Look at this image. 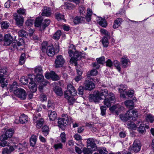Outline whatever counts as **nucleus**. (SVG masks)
Returning <instances> with one entry per match:
<instances>
[{
  "mask_svg": "<svg viewBox=\"0 0 154 154\" xmlns=\"http://www.w3.org/2000/svg\"><path fill=\"white\" fill-rule=\"evenodd\" d=\"M138 116L137 111L132 109H130L125 114H122L120 115V118L124 121H126L128 120H132L134 121L136 118Z\"/></svg>",
  "mask_w": 154,
  "mask_h": 154,
  "instance_id": "1",
  "label": "nucleus"
},
{
  "mask_svg": "<svg viewBox=\"0 0 154 154\" xmlns=\"http://www.w3.org/2000/svg\"><path fill=\"white\" fill-rule=\"evenodd\" d=\"M62 116L63 118L59 119L57 122L58 126L60 128H63V127L66 126L69 122H73V121L72 118L68 116L67 114H63Z\"/></svg>",
  "mask_w": 154,
  "mask_h": 154,
  "instance_id": "2",
  "label": "nucleus"
},
{
  "mask_svg": "<svg viewBox=\"0 0 154 154\" xmlns=\"http://www.w3.org/2000/svg\"><path fill=\"white\" fill-rule=\"evenodd\" d=\"M8 75L7 72V68L4 67L0 70V83L1 84V87L3 88L6 87L8 84L7 80L6 79V77Z\"/></svg>",
  "mask_w": 154,
  "mask_h": 154,
  "instance_id": "3",
  "label": "nucleus"
},
{
  "mask_svg": "<svg viewBox=\"0 0 154 154\" xmlns=\"http://www.w3.org/2000/svg\"><path fill=\"white\" fill-rule=\"evenodd\" d=\"M42 50L43 52L46 51L47 55L50 57L53 56L55 54L54 50L53 45L47 46V42H44L42 45Z\"/></svg>",
  "mask_w": 154,
  "mask_h": 154,
  "instance_id": "4",
  "label": "nucleus"
},
{
  "mask_svg": "<svg viewBox=\"0 0 154 154\" xmlns=\"http://www.w3.org/2000/svg\"><path fill=\"white\" fill-rule=\"evenodd\" d=\"M41 117V114L38 111L35 112L33 115V122L38 128H40L43 125V119Z\"/></svg>",
  "mask_w": 154,
  "mask_h": 154,
  "instance_id": "5",
  "label": "nucleus"
},
{
  "mask_svg": "<svg viewBox=\"0 0 154 154\" xmlns=\"http://www.w3.org/2000/svg\"><path fill=\"white\" fill-rule=\"evenodd\" d=\"M107 96L105 98L104 104L108 107L110 106L111 104L115 101V97L114 94L111 92L109 93Z\"/></svg>",
  "mask_w": 154,
  "mask_h": 154,
  "instance_id": "6",
  "label": "nucleus"
},
{
  "mask_svg": "<svg viewBox=\"0 0 154 154\" xmlns=\"http://www.w3.org/2000/svg\"><path fill=\"white\" fill-rule=\"evenodd\" d=\"M14 94L18 97L21 100L26 99L27 96V94L26 91L23 89L19 88L15 91L14 92Z\"/></svg>",
  "mask_w": 154,
  "mask_h": 154,
  "instance_id": "7",
  "label": "nucleus"
},
{
  "mask_svg": "<svg viewBox=\"0 0 154 154\" xmlns=\"http://www.w3.org/2000/svg\"><path fill=\"white\" fill-rule=\"evenodd\" d=\"M89 100L91 102H94L95 103L99 102L100 100L101 99L99 95L98 91H95L92 95H90L89 96Z\"/></svg>",
  "mask_w": 154,
  "mask_h": 154,
  "instance_id": "8",
  "label": "nucleus"
},
{
  "mask_svg": "<svg viewBox=\"0 0 154 154\" xmlns=\"http://www.w3.org/2000/svg\"><path fill=\"white\" fill-rule=\"evenodd\" d=\"M85 55V54L84 53L79 52L76 51L73 54V56L71 57L70 61L74 63L76 65V61L80 60L82 57H84Z\"/></svg>",
  "mask_w": 154,
  "mask_h": 154,
  "instance_id": "9",
  "label": "nucleus"
},
{
  "mask_svg": "<svg viewBox=\"0 0 154 154\" xmlns=\"http://www.w3.org/2000/svg\"><path fill=\"white\" fill-rule=\"evenodd\" d=\"M67 88L68 90L64 92V96L68 95L70 96V94L72 96H75L76 95L77 91L71 84H69L68 85Z\"/></svg>",
  "mask_w": 154,
  "mask_h": 154,
  "instance_id": "10",
  "label": "nucleus"
},
{
  "mask_svg": "<svg viewBox=\"0 0 154 154\" xmlns=\"http://www.w3.org/2000/svg\"><path fill=\"white\" fill-rule=\"evenodd\" d=\"M65 62V60L62 56L58 55L57 56L56 59L55 60V66L57 68L61 67Z\"/></svg>",
  "mask_w": 154,
  "mask_h": 154,
  "instance_id": "11",
  "label": "nucleus"
},
{
  "mask_svg": "<svg viewBox=\"0 0 154 154\" xmlns=\"http://www.w3.org/2000/svg\"><path fill=\"white\" fill-rule=\"evenodd\" d=\"M14 133V130L13 129H10L7 130L4 134L2 135L0 137V140H5L8 138L11 137Z\"/></svg>",
  "mask_w": 154,
  "mask_h": 154,
  "instance_id": "12",
  "label": "nucleus"
},
{
  "mask_svg": "<svg viewBox=\"0 0 154 154\" xmlns=\"http://www.w3.org/2000/svg\"><path fill=\"white\" fill-rule=\"evenodd\" d=\"M29 78L30 80L29 84V88L32 93L35 92L37 90V86L36 84L34 82L35 79L32 77H29Z\"/></svg>",
  "mask_w": 154,
  "mask_h": 154,
  "instance_id": "13",
  "label": "nucleus"
},
{
  "mask_svg": "<svg viewBox=\"0 0 154 154\" xmlns=\"http://www.w3.org/2000/svg\"><path fill=\"white\" fill-rule=\"evenodd\" d=\"M83 87L86 90L91 91L95 88V85L91 81L86 80L84 82Z\"/></svg>",
  "mask_w": 154,
  "mask_h": 154,
  "instance_id": "14",
  "label": "nucleus"
},
{
  "mask_svg": "<svg viewBox=\"0 0 154 154\" xmlns=\"http://www.w3.org/2000/svg\"><path fill=\"white\" fill-rule=\"evenodd\" d=\"M13 38L9 34H6L4 37V45L6 46L9 45L13 42Z\"/></svg>",
  "mask_w": 154,
  "mask_h": 154,
  "instance_id": "15",
  "label": "nucleus"
},
{
  "mask_svg": "<svg viewBox=\"0 0 154 154\" xmlns=\"http://www.w3.org/2000/svg\"><path fill=\"white\" fill-rule=\"evenodd\" d=\"M121 62L122 67L126 68L128 67L130 64V62L128 59L125 56H123L121 59Z\"/></svg>",
  "mask_w": 154,
  "mask_h": 154,
  "instance_id": "16",
  "label": "nucleus"
},
{
  "mask_svg": "<svg viewBox=\"0 0 154 154\" xmlns=\"http://www.w3.org/2000/svg\"><path fill=\"white\" fill-rule=\"evenodd\" d=\"M14 16L17 26L19 27L22 26L24 22L23 17L20 15L17 14L14 15Z\"/></svg>",
  "mask_w": 154,
  "mask_h": 154,
  "instance_id": "17",
  "label": "nucleus"
},
{
  "mask_svg": "<svg viewBox=\"0 0 154 154\" xmlns=\"http://www.w3.org/2000/svg\"><path fill=\"white\" fill-rule=\"evenodd\" d=\"M141 146L140 141L139 140H135L133 143V150L134 152H137L140 150Z\"/></svg>",
  "mask_w": 154,
  "mask_h": 154,
  "instance_id": "18",
  "label": "nucleus"
},
{
  "mask_svg": "<svg viewBox=\"0 0 154 154\" xmlns=\"http://www.w3.org/2000/svg\"><path fill=\"white\" fill-rule=\"evenodd\" d=\"M96 60L97 63H93V67H96V69H98L99 67L98 64H103L105 62V57L103 56L100 58H97Z\"/></svg>",
  "mask_w": 154,
  "mask_h": 154,
  "instance_id": "19",
  "label": "nucleus"
},
{
  "mask_svg": "<svg viewBox=\"0 0 154 154\" xmlns=\"http://www.w3.org/2000/svg\"><path fill=\"white\" fill-rule=\"evenodd\" d=\"M123 107L121 105L119 104H117L109 108L110 111L112 112L115 111L116 114L118 115L119 112L122 109Z\"/></svg>",
  "mask_w": 154,
  "mask_h": 154,
  "instance_id": "20",
  "label": "nucleus"
},
{
  "mask_svg": "<svg viewBox=\"0 0 154 154\" xmlns=\"http://www.w3.org/2000/svg\"><path fill=\"white\" fill-rule=\"evenodd\" d=\"M87 143L88 146H90L94 150L96 149L97 146L95 143V140L93 138H89L87 140Z\"/></svg>",
  "mask_w": 154,
  "mask_h": 154,
  "instance_id": "21",
  "label": "nucleus"
},
{
  "mask_svg": "<svg viewBox=\"0 0 154 154\" xmlns=\"http://www.w3.org/2000/svg\"><path fill=\"white\" fill-rule=\"evenodd\" d=\"M29 77H32L35 79H35L38 82H43V81L44 79V77L43 75L41 74H37L36 77L35 76L33 75L29 74L28 75Z\"/></svg>",
  "mask_w": 154,
  "mask_h": 154,
  "instance_id": "22",
  "label": "nucleus"
},
{
  "mask_svg": "<svg viewBox=\"0 0 154 154\" xmlns=\"http://www.w3.org/2000/svg\"><path fill=\"white\" fill-rule=\"evenodd\" d=\"M51 14V9L49 8L45 7L43 10L42 15L43 16L49 17Z\"/></svg>",
  "mask_w": 154,
  "mask_h": 154,
  "instance_id": "23",
  "label": "nucleus"
},
{
  "mask_svg": "<svg viewBox=\"0 0 154 154\" xmlns=\"http://www.w3.org/2000/svg\"><path fill=\"white\" fill-rule=\"evenodd\" d=\"M48 115L50 120L54 121L57 117V114L55 111H52L49 110L48 111Z\"/></svg>",
  "mask_w": 154,
  "mask_h": 154,
  "instance_id": "24",
  "label": "nucleus"
},
{
  "mask_svg": "<svg viewBox=\"0 0 154 154\" xmlns=\"http://www.w3.org/2000/svg\"><path fill=\"white\" fill-rule=\"evenodd\" d=\"M28 120V118L27 116L23 114L20 116L19 121L20 123L23 124L27 122Z\"/></svg>",
  "mask_w": 154,
  "mask_h": 154,
  "instance_id": "25",
  "label": "nucleus"
},
{
  "mask_svg": "<svg viewBox=\"0 0 154 154\" xmlns=\"http://www.w3.org/2000/svg\"><path fill=\"white\" fill-rule=\"evenodd\" d=\"M64 6L65 8L69 10H73L75 8V6L73 4L68 2H65Z\"/></svg>",
  "mask_w": 154,
  "mask_h": 154,
  "instance_id": "26",
  "label": "nucleus"
},
{
  "mask_svg": "<svg viewBox=\"0 0 154 154\" xmlns=\"http://www.w3.org/2000/svg\"><path fill=\"white\" fill-rule=\"evenodd\" d=\"M122 23V19L121 18H118L114 21L113 28L116 29L118 28L121 25Z\"/></svg>",
  "mask_w": 154,
  "mask_h": 154,
  "instance_id": "27",
  "label": "nucleus"
},
{
  "mask_svg": "<svg viewBox=\"0 0 154 154\" xmlns=\"http://www.w3.org/2000/svg\"><path fill=\"white\" fill-rule=\"evenodd\" d=\"M37 140V137L34 135H32L29 140L30 145L31 146L34 147L36 144Z\"/></svg>",
  "mask_w": 154,
  "mask_h": 154,
  "instance_id": "28",
  "label": "nucleus"
},
{
  "mask_svg": "<svg viewBox=\"0 0 154 154\" xmlns=\"http://www.w3.org/2000/svg\"><path fill=\"white\" fill-rule=\"evenodd\" d=\"M99 95H100V97L101 96H104L105 97H107V95L108 94V91L105 88H103L101 89L100 91H98Z\"/></svg>",
  "mask_w": 154,
  "mask_h": 154,
  "instance_id": "29",
  "label": "nucleus"
},
{
  "mask_svg": "<svg viewBox=\"0 0 154 154\" xmlns=\"http://www.w3.org/2000/svg\"><path fill=\"white\" fill-rule=\"evenodd\" d=\"M84 19V17L81 16H77L75 18L74 20V23L75 24L82 23Z\"/></svg>",
  "mask_w": 154,
  "mask_h": 154,
  "instance_id": "30",
  "label": "nucleus"
},
{
  "mask_svg": "<svg viewBox=\"0 0 154 154\" xmlns=\"http://www.w3.org/2000/svg\"><path fill=\"white\" fill-rule=\"evenodd\" d=\"M75 46L71 44L70 45L68 51V53L69 56L70 57H72L75 51Z\"/></svg>",
  "mask_w": 154,
  "mask_h": 154,
  "instance_id": "31",
  "label": "nucleus"
},
{
  "mask_svg": "<svg viewBox=\"0 0 154 154\" xmlns=\"http://www.w3.org/2000/svg\"><path fill=\"white\" fill-rule=\"evenodd\" d=\"M54 91L57 95L61 96L63 94L62 89L59 87H56L54 88Z\"/></svg>",
  "mask_w": 154,
  "mask_h": 154,
  "instance_id": "32",
  "label": "nucleus"
},
{
  "mask_svg": "<svg viewBox=\"0 0 154 154\" xmlns=\"http://www.w3.org/2000/svg\"><path fill=\"white\" fill-rule=\"evenodd\" d=\"M43 18L42 17H39L37 18L35 20V22H34L35 26L36 27H38L41 25Z\"/></svg>",
  "mask_w": 154,
  "mask_h": 154,
  "instance_id": "33",
  "label": "nucleus"
},
{
  "mask_svg": "<svg viewBox=\"0 0 154 154\" xmlns=\"http://www.w3.org/2000/svg\"><path fill=\"white\" fill-rule=\"evenodd\" d=\"M68 100V103L69 105L72 104L75 101L74 98L72 97H70L69 95L64 96Z\"/></svg>",
  "mask_w": 154,
  "mask_h": 154,
  "instance_id": "34",
  "label": "nucleus"
},
{
  "mask_svg": "<svg viewBox=\"0 0 154 154\" xmlns=\"http://www.w3.org/2000/svg\"><path fill=\"white\" fill-rule=\"evenodd\" d=\"M126 106L128 108L133 107L134 105V103L132 100H127L124 102Z\"/></svg>",
  "mask_w": 154,
  "mask_h": 154,
  "instance_id": "35",
  "label": "nucleus"
},
{
  "mask_svg": "<svg viewBox=\"0 0 154 154\" xmlns=\"http://www.w3.org/2000/svg\"><path fill=\"white\" fill-rule=\"evenodd\" d=\"M92 14V11L89 8L87 10V13L85 17V19L88 21H89L91 19V17Z\"/></svg>",
  "mask_w": 154,
  "mask_h": 154,
  "instance_id": "36",
  "label": "nucleus"
},
{
  "mask_svg": "<svg viewBox=\"0 0 154 154\" xmlns=\"http://www.w3.org/2000/svg\"><path fill=\"white\" fill-rule=\"evenodd\" d=\"M9 25L10 23L8 22L4 21L1 22V27L2 29H8Z\"/></svg>",
  "mask_w": 154,
  "mask_h": 154,
  "instance_id": "37",
  "label": "nucleus"
},
{
  "mask_svg": "<svg viewBox=\"0 0 154 154\" xmlns=\"http://www.w3.org/2000/svg\"><path fill=\"white\" fill-rule=\"evenodd\" d=\"M102 42L104 47H107L109 44L107 38L105 36L103 37L102 40Z\"/></svg>",
  "mask_w": 154,
  "mask_h": 154,
  "instance_id": "38",
  "label": "nucleus"
},
{
  "mask_svg": "<svg viewBox=\"0 0 154 154\" xmlns=\"http://www.w3.org/2000/svg\"><path fill=\"white\" fill-rule=\"evenodd\" d=\"M114 64L116 69L120 72L121 70V65L120 63L117 60H115L114 61Z\"/></svg>",
  "mask_w": 154,
  "mask_h": 154,
  "instance_id": "39",
  "label": "nucleus"
},
{
  "mask_svg": "<svg viewBox=\"0 0 154 154\" xmlns=\"http://www.w3.org/2000/svg\"><path fill=\"white\" fill-rule=\"evenodd\" d=\"M61 35V32L60 30H57L54 34L53 36V39L57 40L59 39Z\"/></svg>",
  "mask_w": 154,
  "mask_h": 154,
  "instance_id": "40",
  "label": "nucleus"
},
{
  "mask_svg": "<svg viewBox=\"0 0 154 154\" xmlns=\"http://www.w3.org/2000/svg\"><path fill=\"white\" fill-rule=\"evenodd\" d=\"M97 73V71L96 69H92L91 71L88 72L87 75V77H89L91 76H95Z\"/></svg>",
  "mask_w": 154,
  "mask_h": 154,
  "instance_id": "41",
  "label": "nucleus"
},
{
  "mask_svg": "<svg viewBox=\"0 0 154 154\" xmlns=\"http://www.w3.org/2000/svg\"><path fill=\"white\" fill-rule=\"evenodd\" d=\"M42 131L44 135L46 136L48 134L49 132V129L47 125L43 126L42 128Z\"/></svg>",
  "mask_w": 154,
  "mask_h": 154,
  "instance_id": "42",
  "label": "nucleus"
},
{
  "mask_svg": "<svg viewBox=\"0 0 154 154\" xmlns=\"http://www.w3.org/2000/svg\"><path fill=\"white\" fill-rule=\"evenodd\" d=\"M146 120L152 123L154 121V116L151 114L148 115L146 118Z\"/></svg>",
  "mask_w": 154,
  "mask_h": 154,
  "instance_id": "43",
  "label": "nucleus"
},
{
  "mask_svg": "<svg viewBox=\"0 0 154 154\" xmlns=\"http://www.w3.org/2000/svg\"><path fill=\"white\" fill-rule=\"evenodd\" d=\"M25 59V54L24 53L21 54L19 60L20 63L21 65H23L24 63Z\"/></svg>",
  "mask_w": 154,
  "mask_h": 154,
  "instance_id": "44",
  "label": "nucleus"
},
{
  "mask_svg": "<svg viewBox=\"0 0 154 154\" xmlns=\"http://www.w3.org/2000/svg\"><path fill=\"white\" fill-rule=\"evenodd\" d=\"M18 35L20 37H26L27 35V33L25 30L21 29L18 32Z\"/></svg>",
  "mask_w": 154,
  "mask_h": 154,
  "instance_id": "45",
  "label": "nucleus"
},
{
  "mask_svg": "<svg viewBox=\"0 0 154 154\" xmlns=\"http://www.w3.org/2000/svg\"><path fill=\"white\" fill-rule=\"evenodd\" d=\"M56 18L58 20H63L64 19V15L59 13H57L55 14Z\"/></svg>",
  "mask_w": 154,
  "mask_h": 154,
  "instance_id": "46",
  "label": "nucleus"
},
{
  "mask_svg": "<svg viewBox=\"0 0 154 154\" xmlns=\"http://www.w3.org/2000/svg\"><path fill=\"white\" fill-rule=\"evenodd\" d=\"M51 73H52V75H51V78L52 80H58L59 79V76L57 75L53 71H51Z\"/></svg>",
  "mask_w": 154,
  "mask_h": 154,
  "instance_id": "47",
  "label": "nucleus"
},
{
  "mask_svg": "<svg viewBox=\"0 0 154 154\" xmlns=\"http://www.w3.org/2000/svg\"><path fill=\"white\" fill-rule=\"evenodd\" d=\"M98 22L99 25L103 27H106L107 26L106 21L103 19L101 18V20H99Z\"/></svg>",
  "mask_w": 154,
  "mask_h": 154,
  "instance_id": "48",
  "label": "nucleus"
},
{
  "mask_svg": "<svg viewBox=\"0 0 154 154\" xmlns=\"http://www.w3.org/2000/svg\"><path fill=\"white\" fill-rule=\"evenodd\" d=\"M98 151L100 154H107L108 153L106 148L103 147L98 149Z\"/></svg>",
  "mask_w": 154,
  "mask_h": 154,
  "instance_id": "49",
  "label": "nucleus"
},
{
  "mask_svg": "<svg viewBox=\"0 0 154 154\" xmlns=\"http://www.w3.org/2000/svg\"><path fill=\"white\" fill-rule=\"evenodd\" d=\"M83 152L84 154H92V151L89 149L85 147L83 150Z\"/></svg>",
  "mask_w": 154,
  "mask_h": 154,
  "instance_id": "50",
  "label": "nucleus"
},
{
  "mask_svg": "<svg viewBox=\"0 0 154 154\" xmlns=\"http://www.w3.org/2000/svg\"><path fill=\"white\" fill-rule=\"evenodd\" d=\"M101 114L103 116H105L106 115V107L104 106H102L100 107Z\"/></svg>",
  "mask_w": 154,
  "mask_h": 154,
  "instance_id": "51",
  "label": "nucleus"
},
{
  "mask_svg": "<svg viewBox=\"0 0 154 154\" xmlns=\"http://www.w3.org/2000/svg\"><path fill=\"white\" fill-rule=\"evenodd\" d=\"M76 69L77 74L78 75H81L82 73V68L79 65L76 66Z\"/></svg>",
  "mask_w": 154,
  "mask_h": 154,
  "instance_id": "52",
  "label": "nucleus"
},
{
  "mask_svg": "<svg viewBox=\"0 0 154 154\" xmlns=\"http://www.w3.org/2000/svg\"><path fill=\"white\" fill-rule=\"evenodd\" d=\"M34 72L35 73H42L43 72V70L42 67L40 66L36 67L34 69Z\"/></svg>",
  "mask_w": 154,
  "mask_h": 154,
  "instance_id": "53",
  "label": "nucleus"
},
{
  "mask_svg": "<svg viewBox=\"0 0 154 154\" xmlns=\"http://www.w3.org/2000/svg\"><path fill=\"white\" fill-rule=\"evenodd\" d=\"M60 137L61 141L63 143L66 142V134L64 132L62 133L60 135Z\"/></svg>",
  "mask_w": 154,
  "mask_h": 154,
  "instance_id": "54",
  "label": "nucleus"
},
{
  "mask_svg": "<svg viewBox=\"0 0 154 154\" xmlns=\"http://www.w3.org/2000/svg\"><path fill=\"white\" fill-rule=\"evenodd\" d=\"M12 44L11 46V49L12 51L14 50L15 49H18V48L17 46V43L13 42H12Z\"/></svg>",
  "mask_w": 154,
  "mask_h": 154,
  "instance_id": "55",
  "label": "nucleus"
},
{
  "mask_svg": "<svg viewBox=\"0 0 154 154\" xmlns=\"http://www.w3.org/2000/svg\"><path fill=\"white\" fill-rule=\"evenodd\" d=\"M48 107L49 109H54V103L52 101L49 100L48 101Z\"/></svg>",
  "mask_w": 154,
  "mask_h": 154,
  "instance_id": "56",
  "label": "nucleus"
},
{
  "mask_svg": "<svg viewBox=\"0 0 154 154\" xmlns=\"http://www.w3.org/2000/svg\"><path fill=\"white\" fill-rule=\"evenodd\" d=\"M126 86L125 85H120V88L119 89V92L121 93L126 89Z\"/></svg>",
  "mask_w": 154,
  "mask_h": 154,
  "instance_id": "57",
  "label": "nucleus"
},
{
  "mask_svg": "<svg viewBox=\"0 0 154 154\" xmlns=\"http://www.w3.org/2000/svg\"><path fill=\"white\" fill-rule=\"evenodd\" d=\"M128 127L130 129L136 130L137 128V125L134 123L131 122L128 125Z\"/></svg>",
  "mask_w": 154,
  "mask_h": 154,
  "instance_id": "58",
  "label": "nucleus"
},
{
  "mask_svg": "<svg viewBox=\"0 0 154 154\" xmlns=\"http://www.w3.org/2000/svg\"><path fill=\"white\" fill-rule=\"evenodd\" d=\"M4 140H1V141L0 142V146L2 147H5L6 146H9L10 143Z\"/></svg>",
  "mask_w": 154,
  "mask_h": 154,
  "instance_id": "59",
  "label": "nucleus"
},
{
  "mask_svg": "<svg viewBox=\"0 0 154 154\" xmlns=\"http://www.w3.org/2000/svg\"><path fill=\"white\" fill-rule=\"evenodd\" d=\"M79 10L80 14H83L85 13V8L82 5L79 7Z\"/></svg>",
  "mask_w": 154,
  "mask_h": 154,
  "instance_id": "60",
  "label": "nucleus"
},
{
  "mask_svg": "<svg viewBox=\"0 0 154 154\" xmlns=\"http://www.w3.org/2000/svg\"><path fill=\"white\" fill-rule=\"evenodd\" d=\"M34 23V21L33 19L28 20L26 22V25L28 26H31Z\"/></svg>",
  "mask_w": 154,
  "mask_h": 154,
  "instance_id": "61",
  "label": "nucleus"
},
{
  "mask_svg": "<svg viewBox=\"0 0 154 154\" xmlns=\"http://www.w3.org/2000/svg\"><path fill=\"white\" fill-rule=\"evenodd\" d=\"M17 82H14L13 84L10 86V90L11 91H15L14 89H16L17 88Z\"/></svg>",
  "mask_w": 154,
  "mask_h": 154,
  "instance_id": "62",
  "label": "nucleus"
},
{
  "mask_svg": "<svg viewBox=\"0 0 154 154\" xmlns=\"http://www.w3.org/2000/svg\"><path fill=\"white\" fill-rule=\"evenodd\" d=\"M50 23V20L48 19H47L44 20V21L42 23V24L44 27H46L49 25Z\"/></svg>",
  "mask_w": 154,
  "mask_h": 154,
  "instance_id": "63",
  "label": "nucleus"
},
{
  "mask_svg": "<svg viewBox=\"0 0 154 154\" xmlns=\"http://www.w3.org/2000/svg\"><path fill=\"white\" fill-rule=\"evenodd\" d=\"M145 129L144 127L142 125L140 126L138 129V131L140 133H143L145 131Z\"/></svg>",
  "mask_w": 154,
  "mask_h": 154,
  "instance_id": "64",
  "label": "nucleus"
}]
</instances>
